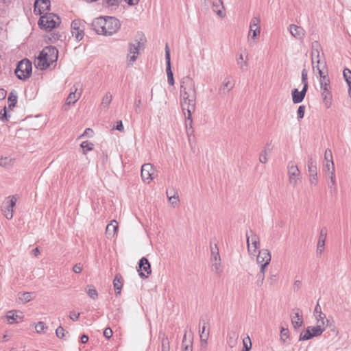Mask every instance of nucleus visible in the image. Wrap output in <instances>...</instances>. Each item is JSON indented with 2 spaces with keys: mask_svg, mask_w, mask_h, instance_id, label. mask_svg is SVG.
Returning a JSON list of instances; mask_svg holds the SVG:
<instances>
[{
  "mask_svg": "<svg viewBox=\"0 0 351 351\" xmlns=\"http://www.w3.org/2000/svg\"><path fill=\"white\" fill-rule=\"evenodd\" d=\"M180 105L185 116L187 130L192 128V114L195 110L196 89L194 80L190 76L184 77L180 82Z\"/></svg>",
  "mask_w": 351,
  "mask_h": 351,
  "instance_id": "1",
  "label": "nucleus"
},
{
  "mask_svg": "<svg viewBox=\"0 0 351 351\" xmlns=\"http://www.w3.org/2000/svg\"><path fill=\"white\" fill-rule=\"evenodd\" d=\"M91 25L97 34L104 36H112L117 33L121 27L120 21L112 16L96 18Z\"/></svg>",
  "mask_w": 351,
  "mask_h": 351,
  "instance_id": "2",
  "label": "nucleus"
},
{
  "mask_svg": "<svg viewBox=\"0 0 351 351\" xmlns=\"http://www.w3.org/2000/svg\"><path fill=\"white\" fill-rule=\"evenodd\" d=\"M58 58V51L55 47H45L37 58L36 62V67L40 70H45L53 63H56Z\"/></svg>",
  "mask_w": 351,
  "mask_h": 351,
  "instance_id": "3",
  "label": "nucleus"
},
{
  "mask_svg": "<svg viewBox=\"0 0 351 351\" xmlns=\"http://www.w3.org/2000/svg\"><path fill=\"white\" fill-rule=\"evenodd\" d=\"M60 23V18L56 14L53 13H47L46 14L40 16L38 25L41 29L51 30L58 25Z\"/></svg>",
  "mask_w": 351,
  "mask_h": 351,
  "instance_id": "4",
  "label": "nucleus"
},
{
  "mask_svg": "<svg viewBox=\"0 0 351 351\" xmlns=\"http://www.w3.org/2000/svg\"><path fill=\"white\" fill-rule=\"evenodd\" d=\"M210 251L211 270L217 276H221L223 268L217 244L210 246Z\"/></svg>",
  "mask_w": 351,
  "mask_h": 351,
  "instance_id": "5",
  "label": "nucleus"
},
{
  "mask_svg": "<svg viewBox=\"0 0 351 351\" xmlns=\"http://www.w3.org/2000/svg\"><path fill=\"white\" fill-rule=\"evenodd\" d=\"M32 70V62L27 59H23L17 64L14 73L19 80H25L30 77Z\"/></svg>",
  "mask_w": 351,
  "mask_h": 351,
  "instance_id": "6",
  "label": "nucleus"
},
{
  "mask_svg": "<svg viewBox=\"0 0 351 351\" xmlns=\"http://www.w3.org/2000/svg\"><path fill=\"white\" fill-rule=\"evenodd\" d=\"M247 237V247L250 255L255 256L257 251L260 248V239L259 237L250 231L246 234Z\"/></svg>",
  "mask_w": 351,
  "mask_h": 351,
  "instance_id": "7",
  "label": "nucleus"
},
{
  "mask_svg": "<svg viewBox=\"0 0 351 351\" xmlns=\"http://www.w3.org/2000/svg\"><path fill=\"white\" fill-rule=\"evenodd\" d=\"M289 182L295 186L301 181V173L294 162H289L287 165Z\"/></svg>",
  "mask_w": 351,
  "mask_h": 351,
  "instance_id": "8",
  "label": "nucleus"
},
{
  "mask_svg": "<svg viewBox=\"0 0 351 351\" xmlns=\"http://www.w3.org/2000/svg\"><path fill=\"white\" fill-rule=\"evenodd\" d=\"M18 200L16 195L8 196L3 202L1 206V211L8 219H11L13 217V208Z\"/></svg>",
  "mask_w": 351,
  "mask_h": 351,
  "instance_id": "9",
  "label": "nucleus"
},
{
  "mask_svg": "<svg viewBox=\"0 0 351 351\" xmlns=\"http://www.w3.org/2000/svg\"><path fill=\"white\" fill-rule=\"evenodd\" d=\"M261 19L259 16H254L250 23V29L247 34L248 42L255 40L261 34Z\"/></svg>",
  "mask_w": 351,
  "mask_h": 351,
  "instance_id": "10",
  "label": "nucleus"
},
{
  "mask_svg": "<svg viewBox=\"0 0 351 351\" xmlns=\"http://www.w3.org/2000/svg\"><path fill=\"white\" fill-rule=\"evenodd\" d=\"M141 43L139 41L130 43L128 53L127 55V61L129 65H132L136 60L141 48Z\"/></svg>",
  "mask_w": 351,
  "mask_h": 351,
  "instance_id": "11",
  "label": "nucleus"
},
{
  "mask_svg": "<svg viewBox=\"0 0 351 351\" xmlns=\"http://www.w3.org/2000/svg\"><path fill=\"white\" fill-rule=\"evenodd\" d=\"M311 56L312 64H319L320 62H322V59L324 56V53L322 47L318 42L315 41L312 43Z\"/></svg>",
  "mask_w": 351,
  "mask_h": 351,
  "instance_id": "12",
  "label": "nucleus"
},
{
  "mask_svg": "<svg viewBox=\"0 0 351 351\" xmlns=\"http://www.w3.org/2000/svg\"><path fill=\"white\" fill-rule=\"evenodd\" d=\"M72 36L76 40L80 41L84 36V27L80 19H75L71 23Z\"/></svg>",
  "mask_w": 351,
  "mask_h": 351,
  "instance_id": "13",
  "label": "nucleus"
},
{
  "mask_svg": "<svg viewBox=\"0 0 351 351\" xmlns=\"http://www.w3.org/2000/svg\"><path fill=\"white\" fill-rule=\"evenodd\" d=\"M156 169L150 163H145L141 167V178L144 182L149 183L154 178Z\"/></svg>",
  "mask_w": 351,
  "mask_h": 351,
  "instance_id": "14",
  "label": "nucleus"
},
{
  "mask_svg": "<svg viewBox=\"0 0 351 351\" xmlns=\"http://www.w3.org/2000/svg\"><path fill=\"white\" fill-rule=\"evenodd\" d=\"M138 272L139 276L143 278H147L152 272L151 265L145 257H143L138 263Z\"/></svg>",
  "mask_w": 351,
  "mask_h": 351,
  "instance_id": "15",
  "label": "nucleus"
},
{
  "mask_svg": "<svg viewBox=\"0 0 351 351\" xmlns=\"http://www.w3.org/2000/svg\"><path fill=\"white\" fill-rule=\"evenodd\" d=\"M321 95L323 98V101L325 106L329 108L332 104V93L330 84H326V85L320 86Z\"/></svg>",
  "mask_w": 351,
  "mask_h": 351,
  "instance_id": "16",
  "label": "nucleus"
},
{
  "mask_svg": "<svg viewBox=\"0 0 351 351\" xmlns=\"http://www.w3.org/2000/svg\"><path fill=\"white\" fill-rule=\"evenodd\" d=\"M234 86V81L231 76H226L219 88V94L226 95Z\"/></svg>",
  "mask_w": 351,
  "mask_h": 351,
  "instance_id": "17",
  "label": "nucleus"
},
{
  "mask_svg": "<svg viewBox=\"0 0 351 351\" xmlns=\"http://www.w3.org/2000/svg\"><path fill=\"white\" fill-rule=\"evenodd\" d=\"M51 3L49 0H36L34 3V13L41 14L45 11L50 10Z\"/></svg>",
  "mask_w": 351,
  "mask_h": 351,
  "instance_id": "18",
  "label": "nucleus"
},
{
  "mask_svg": "<svg viewBox=\"0 0 351 351\" xmlns=\"http://www.w3.org/2000/svg\"><path fill=\"white\" fill-rule=\"evenodd\" d=\"M289 32L292 36L298 40H302L305 35L304 29L301 26H298L294 24H291L289 26Z\"/></svg>",
  "mask_w": 351,
  "mask_h": 351,
  "instance_id": "19",
  "label": "nucleus"
},
{
  "mask_svg": "<svg viewBox=\"0 0 351 351\" xmlns=\"http://www.w3.org/2000/svg\"><path fill=\"white\" fill-rule=\"evenodd\" d=\"M271 256L269 251L267 249H263L258 251V254L256 257V261L258 264H269L271 261Z\"/></svg>",
  "mask_w": 351,
  "mask_h": 351,
  "instance_id": "20",
  "label": "nucleus"
},
{
  "mask_svg": "<svg viewBox=\"0 0 351 351\" xmlns=\"http://www.w3.org/2000/svg\"><path fill=\"white\" fill-rule=\"evenodd\" d=\"M291 323L295 328L302 326L303 324L302 315L299 308L293 311L291 316Z\"/></svg>",
  "mask_w": 351,
  "mask_h": 351,
  "instance_id": "21",
  "label": "nucleus"
},
{
  "mask_svg": "<svg viewBox=\"0 0 351 351\" xmlns=\"http://www.w3.org/2000/svg\"><path fill=\"white\" fill-rule=\"evenodd\" d=\"M307 88L303 87L301 91H298L297 88L292 90L291 95L292 100L294 104H299L302 102L306 95Z\"/></svg>",
  "mask_w": 351,
  "mask_h": 351,
  "instance_id": "22",
  "label": "nucleus"
},
{
  "mask_svg": "<svg viewBox=\"0 0 351 351\" xmlns=\"http://www.w3.org/2000/svg\"><path fill=\"white\" fill-rule=\"evenodd\" d=\"M23 318L22 313L16 311H10L6 315V319L10 324L18 323L19 321H22Z\"/></svg>",
  "mask_w": 351,
  "mask_h": 351,
  "instance_id": "23",
  "label": "nucleus"
},
{
  "mask_svg": "<svg viewBox=\"0 0 351 351\" xmlns=\"http://www.w3.org/2000/svg\"><path fill=\"white\" fill-rule=\"evenodd\" d=\"M77 88L75 86L71 88V91L66 98V104L67 105L74 104L80 97L81 93L77 92Z\"/></svg>",
  "mask_w": 351,
  "mask_h": 351,
  "instance_id": "24",
  "label": "nucleus"
},
{
  "mask_svg": "<svg viewBox=\"0 0 351 351\" xmlns=\"http://www.w3.org/2000/svg\"><path fill=\"white\" fill-rule=\"evenodd\" d=\"M118 230V223L116 220H112L106 226V234L108 238H112L116 234Z\"/></svg>",
  "mask_w": 351,
  "mask_h": 351,
  "instance_id": "25",
  "label": "nucleus"
},
{
  "mask_svg": "<svg viewBox=\"0 0 351 351\" xmlns=\"http://www.w3.org/2000/svg\"><path fill=\"white\" fill-rule=\"evenodd\" d=\"M308 171L309 176H316L317 175V162L315 158L312 156H308Z\"/></svg>",
  "mask_w": 351,
  "mask_h": 351,
  "instance_id": "26",
  "label": "nucleus"
},
{
  "mask_svg": "<svg viewBox=\"0 0 351 351\" xmlns=\"http://www.w3.org/2000/svg\"><path fill=\"white\" fill-rule=\"evenodd\" d=\"M212 9L219 16L223 17L225 14L223 11V5L221 0H216L213 3Z\"/></svg>",
  "mask_w": 351,
  "mask_h": 351,
  "instance_id": "27",
  "label": "nucleus"
},
{
  "mask_svg": "<svg viewBox=\"0 0 351 351\" xmlns=\"http://www.w3.org/2000/svg\"><path fill=\"white\" fill-rule=\"evenodd\" d=\"M248 58L247 55L244 58L243 55L241 53L239 58L237 59V63L242 71H246L248 68Z\"/></svg>",
  "mask_w": 351,
  "mask_h": 351,
  "instance_id": "28",
  "label": "nucleus"
},
{
  "mask_svg": "<svg viewBox=\"0 0 351 351\" xmlns=\"http://www.w3.org/2000/svg\"><path fill=\"white\" fill-rule=\"evenodd\" d=\"M14 162L15 158L10 156L1 157L0 158V166L5 169L12 167Z\"/></svg>",
  "mask_w": 351,
  "mask_h": 351,
  "instance_id": "29",
  "label": "nucleus"
},
{
  "mask_svg": "<svg viewBox=\"0 0 351 351\" xmlns=\"http://www.w3.org/2000/svg\"><path fill=\"white\" fill-rule=\"evenodd\" d=\"M316 320V324L320 325L322 327L326 328L329 323V320L326 318L324 313L314 315Z\"/></svg>",
  "mask_w": 351,
  "mask_h": 351,
  "instance_id": "30",
  "label": "nucleus"
},
{
  "mask_svg": "<svg viewBox=\"0 0 351 351\" xmlns=\"http://www.w3.org/2000/svg\"><path fill=\"white\" fill-rule=\"evenodd\" d=\"M312 65L313 71L317 72L319 75H322L324 72L328 71L326 68V64L324 60L320 62L319 64H314Z\"/></svg>",
  "mask_w": 351,
  "mask_h": 351,
  "instance_id": "31",
  "label": "nucleus"
},
{
  "mask_svg": "<svg viewBox=\"0 0 351 351\" xmlns=\"http://www.w3.org/2000/svg\"><path fill=\"white\" fill-rule=\"evenodd\" d=\"M308 328L311 330V334L313 335V337L320 336L326 330V328L317 324H316L314 326H309Z\"/></svg>",
  "mask_w": 351,
  "mask_h": 351,
  "instance_id": "32",
  "label": "nucleus"
},
{
  "mask_svg": "<svg viewBox=\"0 0 351 351\" xmlns=\"http://www.w3.org/2000/svg\"><path fill=\"white\" fill-rule=\"evenodd\" d=\"M34 293L30 292H24L19 293V300L23 302L26 303L31 301L33 298Z\"/></svg>",
  "mask_w": 351,
  "mask_h": 351,
  "instance_id": "33",
  "label": "nucleus"
},
{
  "mask_svg": "<svg viewBox=\"0 0 351 351\" xmlns=\"http://www.w3.org/2000/svg\"><path fill=\"white\" fill-rule=\"evenodd\" d=\"M205 325H206V324H205V322H204L203 326L202 327V330L200 331L201 332L200 341H201L202 346L206 345L207 340L209 337V331L208 330L207 332H206V326Z\"/></svg>",
  "mask_w": 351,
  "mask_h": 351,
  "instance_id": "34",
  "label": "nucleus"
},
{
  "mask_svg": "<svg viewBox=\"0 0 351 351\" xmlns=\"http://www.w3.org/2000/svg\"><path fill=\"white\" fill-rule=\"evenodd\" d=\"M289 337V331L287 328L281 326L280 328V341L283 345L287 343V339Z\"/></svg>",
  "mask_w": 351,
  "mask_h": 351,
  "instance_id": "35",
  "label": "nucleus"
},
{
  "mask_svg": "<svg viewBox=\"0 0 351 351\" xmlns=\"http://www.w3.org/2000/svg\"><path fill=\"white\" fill-rule=\"evenodd\" d=\"M239 335L236 332H232L228 334V346L232 348H234L237 343L238 340Z\"/></svg>",
  "mask_w": 351,
  "mask_h": 351,
  "instance_id": "36",
  "label": "nucleus"
},
{
  "mask_svg": "<svg viewBox=\"0 0 351 351\" xmlns=\"http://www.w3.org/2000/svg\"><path fill=\"white\" fill-rule=\"evenodd\" d=\"M121 277H119L118 275H116L114 280H113V286L114 288V290L116 291V294L119 295L121 293V290L122 288V282L121 281Z\"/></svg>",
  "mask_w": 351,
  "mask_h": 351,
  "instance_id": "37",
  "label": "nucleus"
},
{
  "mask_svg": "<svg viewBox=\"0 0 351 351\" xmlns=\"http://www.w3.org/2000/svg\"><path fill=\"white\" fill-rule=\"evenodd\" d=\"M86 292L91 299H93V300L97 299V298H98L97 291L93 285H88L86 289Z\"/></svg>",
  "mask_w": 351,
  "mask_h": 351,
  "instance_id": "38",
  "label": "nucleus"
},
{
  "mask_svg": "<svg viewBox=\"0 0 351 351\" xmlns=\"http://www.w3.org/2000/svg\"><path fill=\"white\" fill-rule=\"evenodd\" d=\"M81 148L83 150V154H86L87 152L93 149L94 144L89 141H83L80 145Z\"/></svg>",
  "mask_w": 351,
  "mask_h": 351,
  "instance_id": "39",
  "label": "nucleus"
},
{
  "mask_svg": "<svg viewBox=\"0 0 351 351\" xmlns=\"http://www.w3.org/2000/svg\"><path fill=\"white\" fill-rule=\"evenodd\" d=\"M112 95L110 93H106L102 99L101 104V106L104 108H108L112 101Z\"/></svg>",
  "mask_w": 351,
  "mask_h": 351,
  "instance_id": "40",
  "label": "nucleus"
},
{
  "mask_svg": "<svg viewBox=\"0 0 351 351\" xmlns=\"http://www.w3.org/2000/svg\"><path fill=\"white\" fill-rule=\"evenodd\" d=\"M330 183L328 184V187L331 191H336V181H335V169H331L330 175Z\"/></svg>",
  "mask_w": 351,
  "mask_h": 351,
  "instance_id": "41",
  "label": "nucleus"
},
{
  "mask_svg": "<svg viewBox=\"0 0 351 351\" xmlns=\"http://www.w3.org/2000/svg\"><path fill=\"white\" fill-rule=\"evenodd\" d=\"M243 349L242 351H250L252 349V341L250 337L247 335L243 339Z\"/></svg>",
  "mask_w": 351,
  "mask_h": 351,
  "instance_id": "42",
  "label": "nucleus"
},
{
  "mask_svg": "<svg viewBox=\"0 0 351 351\" xmlns=\"http://www.w3.org/2000/svg\"><path fill=\"white\" fill-rule=\"evenodd\" d=\"M166 73H167V75L168 84L171 86L174 85L175 82H174V78H173V74L171 71V66H166Z\"/></svg>",
  "mask_w": 351,
  "mask_h": 351,
  "instance_id": "43",
  "label": "nucleus"
},
{
  "mask_svg": "<svg viewBox=\"0 0 351 351\" xmlns=\"http://www.w3.org/2000/svg\"><path fill=\"white\" fill-rule=\"evenodd\" d=\"M324 160L326 161H328V162H330L331 169H335L334 162H333V160H332V152L330 149H328L325 151Z\"/></svg>",
  "mask_w": 351,
  "mask_h": 351,
  "instance_id": "44",
  "label": "nucleus"
},
{
  "mask_svg": "<svg viewBox=\"0 0 351 351\" xmlns=\"http://www.w3.org/2000/svg\"><path fill=\"white\" fill-rule=\"evenodd\" d=\"M313 337V335L311 334V330L308 328L304 331V332H302L300 335V341H306L311 339Z\"/></svg>",
  "mask_w": 351,
  "mask_h": 351,
  "instance_id": "45",
  "label": "nucleus"
},
{
  "mask_svg": "<svg viewBox=\"0 0 351 351\" xmlns=\"http://www.w3.org/2000/svg\"><path fill=\"white\" fill-rule=\"evenodd\" d=\"M319 75V84L326 85V84H330L329 77L328 75V71L324 72L322 75Z\"/></svg>",
  "mask_w": 351,
  "mask_h": 351,
  "instance_id": "46",
  "label": "nucleus"
},
{
  "mask_svg": "<svg viewBox=\"0 0 351 351\" xmlns=\"http://www.w3.org/2000/svg\"><path fill=\"white\" fill-rule=\"evenodd\" d=\"M17 102V96L16 94L11 93L8 97V106L9 108L14 107Z\"/></svg>",
  "mask_w": 351,
  "mask_h": 351,
  "instance_id": "47",
  "label": "nucleus"
},
{
  "mask_svg": "<svg viewBox=\"0 0 351 351\" xmlns=\"http://www.w3.org/2000/svg\"><path fill=\"white\" fill-rule=\"evenodd\" d=\"M47 328V327L43 322H39L35 326L36 332L37 333L45 332Z\"/></svg>",
  "mask_w": 351,
  "mask_h": 351,
  "instance_id": "48",
  "label": "nucleus"
},
{
  "mask_svg": "<svg viewBox=\"0 0 351 351\" xmlns=\"http://www.w3.org/2000/svg\"><path fill=\"white\" fill-rule=\"evenodd\" d=\"M268 152L265 149L263 151L259 156V161L263 164H265L268 161Z\"/></svg>",
  "mask_w": 351,
  "mask_h": 351,
  "instance_id": "49",
  "label": "nucleus"
},
{
  "mask_svg": "<svg viewBox=\"0 0 351 351\" xmlns=\"http://www.w3.org/2000/svg\"><path fill=\"white\" fill-rule=\"evenodd\" d=\"M302 83L303 84V87L308 89V75L306 69L302 71Z\"/></svg>",
  "mask_w": 351,
  "mask_h": 351,
  "instance_id": "50",
  "label": "nucleus"
},
{
  "mask_svg": "<svg viewBox=\"0 0 351 351\" xmlns=\"http://www.w3.org/2000/svg\"><path fill=\"white\" fill-rule=\"evenodd\" d=\"M187 137L192 151L195 152V145L193 144V142L195 141L194 133H187Z\"/></svg>",
  "mask_w": 351,
  "mask_h": 351,
  "instance_id": "51",
  "label": "nucleus"
},
{
  "mask_svg": "<svg viewBox=\"0 0 351 351\" xmlns=\"http://www.w3.org/2000/svg\"><path fill=\"white\" fill-rule=\"evenodd\" d=\"M325 248V241L322 240H318L317 245V254H322Z\"/></svg>",
  "mask_w": 351,
  "mask_h": 351,
  "instance_id": "52",
  "label": "nucleus"
},
{
  "mask_svg": "<svg viewBox=\"0 0 351 351\" xmlns=\"http://www.w3.org/2000/svg\"><path fill=\"white\" fill-rule=\"evenodd\" d=\"M343 75L347 84L351 82V71L350 69L347 68L344 69Z\"/></svg>",
  "mask_w": 351,
  "mask_h": 351,
  "instance_id": "53",
  "label": "nucleus"
},
{
  "mask_svg": "<svg viewBox=\"0 0 351 351\" xmlns=\"http://www.w3.org/2000/svg\"><path fill=\"white\" fill-rule=\"evenodd\" d=\"M165 60L167 66H171L170 51L167 45L165 47Z\"/></svg>",
  "mask_w": 351,
  "mask_h": 351,
  "instance_id": "54",
  "label": "nucleus"
},
{
  "mask_svg": "<svg viewBox=\"0 0 351 351\" xmlns=\"http://www.w3.org/2000/svg\"><path fill=\"white\" fill-rule=\"evenodd\" d=\"M110 128L112 130H117L121 131L123 130V125L121 121H117L116 124L110 125Z\"/></svg>",
  "mask_w": 351,
  "mask_h": 351,
  "instance_id": "55",
  "label": "nucleus"
},
{
  "mask_svg": "<svg viewBox=\"0 0 351 351\" xmlns=\"http://www.w3.org/2000/svg\"><path fill=\"white\" fill-rule=\"evenodd\" d=\"M64 332V329L61 326H59L56 330V336L58 338L62 339L65 336Z\"/></svg>",
  "mask_w": 351,
  "mask_h": 351,
  "instance_id": "56",
  "label": "nucleus"
},
{
  "mask_svg": "<svg viewBox=\"0 0 351 351\" xmlns=\"http://www.w3.org/2000/svg\"><path fill=\"white\" fill-rule=\"evenodd\" d=\"M327 237V229L326 228L324 227L320 230L319 240H322L324 241H326V239Z\"/></svg>",
  "mask_w": 351,
  "mask_h": 351,
  "instance_id": "57",
  "label": "nucleus"
},
{
  "mask_svg": "<svg viewBox=\"0 0 351 351\" xmlns=\"http://www.w3.org/2000/svg\"><path fill=\"white\" fill-rule=\"evenodd\" d=\"M277 281V276L275 274L270 275V276L267 278V282L269 283L270 287H273Z\"/></svg>",
  "mask_w": 351,
  "mask_h": 351,
  "instance_id": "58",
  "label": "nucleus"
},
{
  "mask_svg": "<svg viewBox=\"0 0 351 351\" xmlns=\"http://www.w3.org/2000/svg\"><path fill=\"white\" fill-rule=\"evenodd\" d=\"M169 200L172 205H177L179 202L178 195L177 193L173 194L172 196L169 197Z\"/></svg>",
  "mask_w": 351,
  "mask_h": 351,
  "instance_id": "59",
  "label": "nucleus"
},
{
  "mask_svg": "<svg viewBox=\"0 0 351 351\" xmlns=\"http://www.w3.org/2000/svg\"><path fill=\"white\" fill-rule=\"evenodd\" d=\"M304 111H305V106H300L298 109V111H297V115H298V119H302L304 117Z\"/></svg>",
  "mask_w": 351,
  "mask_h": 351,
  "instance_id": "60",
  "label": "nucleus"
},
{
  "mask_svg": "<svg viewBox=\"0 0 351 351\" xmlns=\"http://www.w3.org/2000/svg\"><path fill=\"white\" fill-rule=\"evenodd\" d=\"M256 276H257L256 285L258 287H261L263 285V282L265 280V275L264 274H257Z\"/></svg>",
  "mask_w": 351,
  "mask_h": 351,
  "instance_id": "61",
  "label": "nucleus"
},
{
  "mask_svg": "<svg viewBox=\"0 0 351 351\" xmlns=\"http://www.w3.org/2000/svg\"><path fill=\"white\" fill-rule=\"evenodd\" d=\"M112 334L113 332L110 328H106L104 330V336L108 339L112 336Z\"/></svg>",
  "mask_w": 351,
  "mask_h": 351,
  "instance_id": "62",
  "label": "nucleus"
},
{
  "mask_svg": "<svg viewBox=\"0 0 351 351\" xmlns=\"http://www.w3.org/2000/svg\"><path fill=\"white\" fill-rule=\"evenodd\" d=\"M80 313H77L75 311H71L69 313V318L73 321H77L79 319Z\"/></svg>",
  "mask_w": 351,
  "mask_h": 351,
  "instance_id": "63",
  "label": "nucleus"
},
{
  "mask_svg": "<svg viewBox=\"0 0 351 351\" xmlns=\"http://www.w3.org/2000/svg\"><path fill=\"white\" fill-rule=\"evenodd\" d=\"M73 271L76 274H80L82 271V266L80 263L75 265L73 267Z\"/></svg>",
  "mask_w": 351,
  "mask_h": 351,
  "instance_id": "64",
  "label": "nucleus"
}]
</instances>
